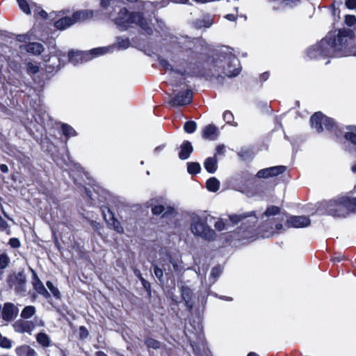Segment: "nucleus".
Returning a JSON list of instances; mask_svg holds the SVG:
<instances>
[{
	"mask_svg": "<svg viewBox=\"0 0 356 356\" xmlns=\"http://www.w3.org/2000/svg\"><path fill=\"white\" fill-rule=\"evenodd\" d=\"M222 273V268L220 266H215L212 268L211 272V277H213L214 280L218 278Z\"/></svg>",
	"mask_w": 356,
	"mask_h": 356,
	"instance_id": "43",
	"label": "nucleus"
},
{
	"mask_svg": "<svg viewBox=\"0 0 356 356\" xmlns=\"http://www.w3.org/2000/svg\"><path fill=\"white\" fill-rule=\"evenodd\" d=\"M207 218L197 214L191 216V230L196 236L204 238L207 240L215 238L216 233L207 225Z\"/></svg>",
	"mask_w": 356,
	"mask_h": 356,
	"instance_id": "4",
	"label": "nucleus"
},
{
	"mask_svg": "<svg viewBox=\"0 0 356 356\" xmlns=\"http://www.w3.org/2000/svg\"><path fill=\"white\" fill-rule=\"evenodd\" d=\"M225 18L227 19L229 21H234L236 19V17L232 14H228L225 16Z\"/></svg>",
	"mask_w": 356,
	"mask_h": 356,
	"instance_id": "58",
	"label": "nucleus"
},
{
	"mask_svg": "<svg viewBox=\"0 0 356 356\" xmlns=\"http://www.w3.org/2000/svg\"><path fill=\"white\" fill-rule=\"evenodd\" d=\"M135 274L140 278V280L142 281V282H145V280L143 278V277L141 276V274L139 272V270H136L135 271Z\"/></svg>",
	"mask_w": 356,
	"mask_h": 356,
	"instance_id": "61",
	"label": "nucleus"
},
{
	"mask_svg": "<svg viewBox=\"0 0 356 356\" xmlns=\"http://www.w3.org/2000/svg\"><path fill=\"white\" fill-rule=\"evenodd\" d=\"M0 346L3 348H9L11 347L12 344H11V341L9 339H8L6 337H1V340H0Z\"/></svg>",
	"mask_w": 356,
	"mask_h": 356,
	"instance_id": "45",
	"label": "nucleus"
},
{
	"mask_svg": "<svg viewBox=\"0 0 356 356\" xmlns=\"http://www.w3.org/2000/svg\"><path fill=\"white\" fill-rule=\"evenodd\" d=\"M310 220L306 216H291L287 220L289 227L302 228L308 226Z\"/></svg>",
	"mask_w": 356,
	"mask_h": 356,
	"instance_id": "13",
	"label": "nucleus"
},
{
	"mask_svg": "<svg viewBox=\"0 0 356 356\" xmlns=\"http://www.w3.org/2000/svg\"><path fill=\"white\" fill-rule=\"evenodd\" d=\"M269 76V74L268 72H264L261 75V79L263 80V81H266L268 79Z\"/></svg>",
	"mask_w": 356,
	"mask_h": 356,
	"instance_id": "59",
	"label": "nucleus"
},
{
	"mask_svg": "<svg viewBox=\"0 0 356 356\" xmlns=\"http://www.w3.org/2000/svg\"><path fill=\"white\" fill-rule=\"evenodd\" d=\"M193 150V148L191 143L189 141H185L180 147L179 157L182 160H185L189 157Z\"/></svg>",
	"mask_w": 356,
	"mask_h": 356,
	"instance_id": "19",
	"label": "nucleus"
},
{
	"mask_svg": "<svg viewBox=\"0 0 356 356\" xmlns=\"http://www.w3.org/2000/svg\"><path fill=\"white\" fill-rule=\"evenodd\" d=\"M36 312V309L33 305L26 306L21 312L20 316L22 319L26 320L33 317Z\"/></svg>",
	"mask_w": 356,
	"mask_h": 356,
	"instance_id": "25",
	"label": "nucleus"
},
{
	"mask_svg": "<svg viewBox=\"0 0 356 356\" xmlns=\"http://www.w3.org/2000/svg\"><path fill=\"white\" fill-rule=\"evenodd\" d=\"M168 252V250L164 249V250H162L160 252V265L162 267V268H163V270L165 271L166 270H170V264L169 262V260L167 259L166 257V255H165V252Z\"/></svg>",
	"mask_w": 356,
	"mask_h": 356,
	"instance_id": "26",
	"label": "nucleus"
},
{
	"mask_svg": "<svg viewBox=\"0 0 356 356\" xmlns=\"http://www.w3.org/2000/svg\"><path fill=\"white\" fill-rule=\"evenodd\" d=\"M248 217H253L254 221L257 219L254 211L238 215H232L229 216V219L234 224H236L238 222L243 221Z\"/></svg>",
	"mask_w": 356,
	"mask_h": 356,
	"instance_id": "24",
	"label": "nucleus"
},
{
	"mask_svg": "<svg viewBox=\"0 0 356 356\" xmlns=\"http://www.w3.org/2000/svg\"><path fill=\"white\" fill-rule=\"evenodd\" d=\"M61 129L63 134L67 137L74 136L76 135V131L68 124H63Z\"/></svg>",
	"mask_w": 356,
	"mask_h": 356,
	"instance_id": "30",
	"label": "nucleus"
},
{
	"mask_svg": "<svg viewBox=\"0 0 356 356\" xmlns=\"http://www.w3.org/2000/svg\"><path fill=\"white\" fill-rule=\"evenodd\" d=\"M145 343L148 348H151L153 349H158L161 346L160 342L152 338H147L145 340Z\"/></svg>",
	"mask_w": 356,
	"mask_h": 356,
	"instance_id": "34",
	"label": "nucleus"
},
{
	"mask_svg": "<svg viewBox=\"0 0 356 356\" xmlns=\"http://www.w3.org/2000/svg\"><path fill=\"white\" fill-rule=\"evenodd\" d=\"M170 2H172L171 0H162L160 3V7L167 6Z\"/></svg>",
	"mask_w": 356,
	"mask_h": 356,
	"instance_id": "57",
	"label": "nucleus"
},
{
	"mask_svg": "<svg viewBox=\"0 0 356 356\" xmlns=\"http://www.w3.org/2000/svg\"><path fill=\"white\" fill-rule=\"evenodd\" d=\"M223 118L227 123H231L234 120V115L232 112L227 111L223 114Z\"/></svg>",
	"mask_w": 356,
	"mask_h": 356,
	"instance_id": "46",
	"label": "nucleus"
},
{
	"mask_svg": "<svg viewBox=\"0 0 356 356\" xmlns=\"http://www.w3.org/2000/svg\"><path fill=\"white\" fill-rule=\"evenodd\" d=\"M353 33L351 30H339L328 33L319 44L309 49L308 56L311 58L322 57L356 56V47L353 44Z\"/></svg>",
	"mask_w": 356,
	"mask_h": 356,
	"instance_id": "1",
	"label": "nucleus"
},
{
	"mask_svg": "<svg viewBox=\"0 0 356 356\" xmlns=\"http://www.w3.org/2000/svg\"><path fill=\"white\" fill-rule=\"evenodd\" d=\"M215 228L218 231H222L225 228V224L222 219H219L214 224Z\"/></svg>",
	"mask_w": 356,
	"mask_h": 356,
	"instance_id": "47",
	"label": "nucleus"
},
{
	"mask_svg": "<svg viewBox=\"0 0 356 356\" xmlns=\"http://www.w3.org/2000/svg\"><path fill=\"white\" fill-rule=\"evenodd\" d=\"M80 335L82 338L86 337L88 335V330L84 327H80Z\"/></svg>",
	"mask_w": 356,
	"mask_h": 356,
	"instance_id": "53",
	"label": "nucleus"
},
{
	"mask_svg": "<svg viewBox=\"0 0 356 356\" xmlns=\"http://www.w3.org/2000/svg\"><path fill=\"white\" fill-rule=\"evenodd\" d=\"M351 170L354 173H356V163L352 166Z\"/></svg>",
	"mask_w": 356,
	"mask_h": 356,
	"instance_id": "63",
	"label": "nucleus"
},
{
	"mask_svg": "<svg viewBox=\"0 0 356 356\" xmlns=\"http://www.w3.org/2000/svg\"><path fill=\"white\" fill-rule=\"evenodd\" d=\"M8 243L13 248H17L20 246V242L17 238H10Z\"/></svg>",
	"mask_w": 356,
	"mask_h": 356,
	"instance_id": "48",
	"label": "nucleus"
},
{
	"mask_svg": "<svg viewBox=\"0 0 356 356\" xmlns=\"http://www.w3.org/2000/svg\"><path fill=\"white\" fill-rule=\"evenodd\" d=\"M17 40L19 42H26L27 40H31V37L29 34H24L17 35Z\"/></svg>",
	"mask_w": 356,
	"mask_h": 356,
	"instance_id": "50",
	"label": "nucleus"
},
{
	"mask_svg": "<svg viewBox=\"0 0 356 356\" xmlns=\"http://www.w3.org/2000/svg\"><path fill=\"white\" fill-rule=\"evenodd\" d=\"M184 128L186 132L192 134L196 130L197 124L194 121H188L185 123Z\"/></svg>",
	"mask_w": 356,
	"mask_h": 356,
	"instance_id": "35",
	"label": "nucleus"
},
{
	"mask_svg": "<svg viewBox=\"0 0 356 356\" xmlns=\"http://www.w3.org/2000/svg\"><path fill=\"white\" fill-rule=\"evenodd\" d=\"M113 47L95 48L88 52L70 51L69 53V60L74 65L79 62L86 61L96 56L103 55L112 49Z\"/></svg>",
	"mask_w": 356,
	"mask_h": 356,
	"instance_id": "5",
	"label": "nucleus"
},
{
	"mask_svg": "<svg viewBox=\"0 0 356 356\" xmlns=\"http://www.w3.org/2000/svg\"><path fill=\"white\" fill-rule=\"evenodd\" d=\"M163 268L159 267L157 265H154V273L155 276L161 281L163 276Z\"/></svg>",
	"mask_w": 356,
	"mask_h": 356,
	"instance_id": "41",
	"label": "nucleus"
},
{
	"mask_svg": "<svg viewBox=\"0 0 356 356\" xmlns=\"http://www.w3.org/2000/svg\"><path fill=\"white\" fill-rule=\"evenodd\" d=\"M248 356H259L257 354H256L255 353H250Z\"/></svg>",
	"mask_w": 356,
	"mask_h": 356,
	"instance_id": "64",
	"label": "nucleus"
},
{
	"mask_svg": "<svg viewBox=\"0 0 356 356\" xmlns=\"http://www.w3.org/2000/svg\"><path fill=\"white\" fill-rule=\"evenodd\" d=\"M31 10H32L34 13L35 16L37 17V15H38V12H40L41 8L37 6L35 3H31Z\"/></svg>",
	"mask_w": 356,
	"mask_h": 356,
	"instance_id": "51",
	"label": "nucleus"
},
{
	"mask_svg": "<svg viewBox=\"0 0 356 356\" xmlns=\"http://www.w3.org/2000/svg\"><path fill=\"white\" fill-rule=\"evenodd\" d=\"M345 22L348 26H351L356 24V17L355 15H346Z\"/></svg>",
	"mask_w": 356,
	"mask_h": 356,
	"instance_id": "44",
	"label": "nucleus"
},
{
	"mask_svg": "<svg viewBox=\"0 0 356 356\" xmlns=\"http://www.w3.org/2000/svg\"><path fill=\"white\" fill-rule=\"evenodd\" d=\"M159 63H160V65L165 70L170 71V72L172 74H177V72H175L172 70V67L171 65L166 60L161 59V60H160ZM177 74H179V72H177ZM180 74L183 75V73L181 72Z\"/></svg>",
	"mask_w": 356,
	"mask_h": 356,
	"instance_id": "38",
	"label": "nucleus"
},
{
	"mask_svg": "<svg viewBox=\"0 0 356 356\" xmlns=\"http://www.w3.org/2000/svg\"><path fill=\"white\" fill-rule=\"evenodd\" d=\"M44 323L42 319L35 317L33 321L19 319L13 324V327L16 332L31 334L36 326H44Z\"/></svg>",
	"mask_w": 356,
	"mask_h": 356,
	"instance_id": "7",
	"label": "nucleus"
},
{
	"mask_svg": "<svg viewBox=\"0 0 356 356\" xmlns=\"http://www.w3.org/2000/svg\"><path fill=\"white\" fill-rule=\"evenodd\" d=\"M282 228L283 226L281 223H277L275 226V228L270 227L268 231H266L265 233L262 234L261 237H269L273 235L275 233H278L280 230L282 229Z\"/></svg>",
	"mask_w": 356,
	"mask_h": 356,
	"instance_id": "29",
	"label": "nucleus"
},
{
	"mask_svg": "<svg viewBox=\"0 0 356 356\" xmlns=\"http://www.w3.org/2000/svg\"><path fill=\"white\" fill-rule=\"evenodd\" d=\"M188 172L190 174H197L201 170L200 165L198 163H188Z\"/></svg>",
	"mask_w": 356,
	"mask_h": 356,
	"instance_id": "33",
	"label": "nucleus"
},
{
	"mask_svg": "<svg viewBox=\"0 0 356 356\" xmlns=\"http://www.w3.org/2000/svg\"><path fill=\"white\" fill-rule=\"evenodd\" d=\"M36 341L43 347H48L50 345L49 337L44 332H40L37 334Z\"/></svg>",
	"mask_w": 356,
	"mask_h": 356,
	"instance_id": "28",
	"label": "nucleus"
},
{
	"mask_svg": "<svg viewBox=\"0 0 356 356\" xmlns=\"http://www.w3.org/2000/svg\"><path fill=\"white\" fill-rule=\"evenodd\" d=\"M0 170H1V171L2 172H3V173H6V172H8V166H7L6 165H5V164H1V165H0Z\"/></svg>",
	"mask_w": 356,
	"mask_h": 356,
	"instance_id": "56",
	"label": "nucleus"
},
{
	"mask_svg": "<svg viewBox=\"0 0 356 356\" xmlns=\"http://www.w3.org/2000/svg\"><path fill=\"white\" fill-rule=\"evenodd\" d=\"M19 8L26 15L31 14V4L27 0H17Z\"/></svg>",
	"mask_w": 356,
	"mask_h": 356,
	"instance_id": "32",
	"label": "nucleus"
},
{
	"mask_svg": "<svg viewBox=\"0 0 356 356\" xmlns=\"http://www.w3.org/2000/svg\"><path fill=\"white\" fill-rule=\"evenodd\" d=\"M286 170L284 165H277L264 168L257 172V176L259 178H268L282 174Z\"/></svg>",
	"mask_w": 356,
	"mask_h": 356,
	"instance_id": "11",
	"label": "nucleus"
},
{
	"mask_svg": "<svg viewBox=\"0 0 356 356\" xmlns=\"http://www.w3.org/2000/svg\"><path fill=\"white\" fill-rule=\"evenodd\" d=\"M151 205L152 206V212L154 215L163 214V217H167L175 213V209L170 207H165L163 204L153 205V203Z\"/></svg>",
	"mask_w": 356,
	"mask_h": 356,
	"instance_id": "16",
	"label": "nucleus"
},
{
	"mask_svg": "<svg viewBox=\"0 0 356 356\" xmlns=\"http://www.w3.org/2000/svg\"><path fill=\"white\" fill-rule=\"evenodd\" d=\"M47 17V13L42 8H40V12H38V15H37V17L40 18H46Z\"/></svg>",
	"mask_w": 356,
	"mask_h": 356,
	"instance_id": "55",
	"label": "nucleus"
},
{
	"mask_svg": "<svg viewBox=\"0 0 356 356\" xmlns=\"http://www.w3.org/2000/svg\"><path fill=\"white\" fill-rule=\"evenodd\" d=\"M206 184L207 189L211 192H216L220 188V181L215 177L209 179Z\"/></svg>",
	"mask_w": 356,
	"mask_h": 356,
	"instance_id": "27",
	"label": "nucleus"
},
{
	"mask_svg": "<svg viewBox=\"0 0 356 356\" xmlns=\"http://www.w3.org/2000/svg\"><path fill=\"white\" fill-rule=\"evenodd\" d=\"M326 209L327 213L331 216L344 217L350 211L356 212V198L340 197L327 202Z\"/></svg>",
	"mask_w": 356,
	"mask_h": 356,
	"instance_id": "3",
	"label": "nucleus"
},
{
	"mask_svg": "<svg viewBox=\"0 0 356 356\" xmlns=\"http://www.w3.org/2000/svg\"><path fill=\"white\" fill-rule=\"evenodd\" d=\"M280 211V209L278 207L276 206H270L268 207L266 209V211L262 214L261 218L269 217L271 216H275L278 214Z\"/></svg>",
	"mask_w": 356,
	"mask_h": 356,
	"instance_id": "31",
	"label": "nucleus"
},
{
	"mask_svg": "<svg viewBox=\"0 0 356 356\" xmlns=\"http://www.w3.org/2000/svg\"><path fill=\"white\" fill-rule=\"evenodd\" d=\"M129 40L127 38L118 40V47L119 49H127L129 47Z\"/></svg>",
	"mask_w": 356,
	"mask_h": 356,
	"instance_id": "42",
	"label": "nucleus"
},
{
	"mask_svg": "<svg viewBox=\"0 0 356 356\" xmlns=\"http://www.w3.org/2000/svg\"><path fill=\"white\" fill-rule=\"evenodd\" d=\"M20 49H24L28 53L32 54L33 55H39L44 50L42 44L38 42H30L26 45L20 46Z\"/></svg>",
	"mask_w": 356,
	"mask_h": 356,
	"instance_id": "18",
	"label": "nucleus"
},
{
	"mask_svg": "<svg viewBox=\"0 0 356 356\" xmlns=\"http://www.w3.org/2000/svg\"><path fill=\"white\" fill-rule=\"evenodd\" d=\"M218 129L213 124H209L205 127L202 131V137L205 139L213 140L218 136Z\"/></svg>",
	"mask_w": 356,
	"mask_h": 356,
	"instance_id": "17",
	"label": "nucleus"
},
{
	"mask_svg": "<svg viewBox=\"0 0 356 356\" xmlns=\"http://www.w3.org/2000/svg\"><path fill=\"white\" fill-rule=\"evenodd\" d=\"M46 285L48 287V289H49V291L51 292V293L56 298H59V296H60V291L58 289V288L56 287L51 281H47L46 282Z\"/></svg>",
	"mask_w": 356,
	"mask_h": 356,
	"instance_id": "39",
	"label": "nucleus"
},
{
	"mask_svg": "<svg viewBox=\"0 0 356 356\" xmlns=\"http://www.w3.org/2000/svg\"><path fill=\"white\" fill-rule=\"evenodd\" d=\"M95 356H108V355L102 351H97L95 353Z\"/></svg>",
	"mask_w": 356,
	"mask_h": 356,
	"instance_id": "62",
	"label": "nucleus"
},
{
	"mask_svg": "<svg viewBox=\"0 0 356 356\" xmlns=\"http://www.w3.org/2000/svg\"><path fill=\"white\" fill-rule=\"evenodd\" d=\"M204 166L208 172L214 173L218 167L217 159L215 156L207 158L204 163Z\"/></svg>",
	"mask_w": 356,
	"mask_h": 356,
	"instance_id": "22",
	"label": "nucleus"
},
{
	"mask_svg": "<svg viewBox=\"0 0 356 356\" xmlns=\"http://www.w3.org/2000/svg\"><path fill=\"white\" fill-rule=\"evenodd\" d=\"M10 262V258L6 253L0 254V269L6 268Z\"/></svg>",
	"mask_w": 356,
	"mask_h": 356,
	"instance_id": "37",
	"label": "nucleus"
},
{
	"mask_svg": "<svg viewBox=\"0 0 356 356\" xmlns=\"http://www.w3.org/2000/svg\"><path fill=\"white\" fill-rule=\"evenodd\" d=\"M165 255H166V257L167 259L169 260V262L173 266V269L175 271H179L180 269H179V261L177 260H174L171 255L170 254L169 252H165Z\"/></svg>",
	"mask_w": 356,
	"mask_h": 356,
	"instance_id": "40",
	"label": "nucleus"
},
{
	"mask_svg": "<svg viewBox=\"0 0 356 356\" xmlns=\"http://www.w3.org/2000/svg\"><path fill=\"white\" fill-rule=\"evenodd\" d=\"M216 150L217 154H223L225 152V146L220 145H218Z\"/></svg>",
	"mask_w": 356,
	"mask_h": 356,
	"instance_id": "54",
	"label": "nucleus"
},
{
	"mask_svg": "<svg viewBox=\"0 0 356 356\" xmlns=\"http://www.w3.org/2000/svg\"><path fill=\"white\" fill-rule=\"evenodd\" d=\"M40 67L38 64L29 62L27 63L26 71L28 74H35L38 72Z\"/></svg>",
	"mask_w": 356,
	"mask_h": 356,
	"instance_id": "36",
	"label": "nucleus"
},
{
	"mask_svg": "<svg viewBox=\"0 0 356 356\" xmlns=\"http://www.w3.org/2000/svg\"><path fill=\"white\" fill-rule=\"evenodd\" d=\"M103 215L105 220L107 222L108 226L113 229L116 232L119 234H122L124 232V229L122 227L120 222L113 216L112 213H110L109 209H108V218H107V215L104 213V211H102Z\"/></svg>",
	"mask_w": 356,
	"mask_h": 356,
	"instance_id": "15",
	"label": "nucleus"
},
{
	"mask_svg": "<svg viewBox=\"0 0 356 356\" xmlns=\"http://www.w3.org/2000/svg\"><path fill=\"white\" fill-rule=\"evenodd\" d=\"M224 61L227 63V67L223 66V67L225 68V73L227 76H235L239 74V61L235 56L232 55L226 56L224 58Z\"/></svg>",
	"mask_w": 356,
	"mask_h": 356,
	"instance_id": "9",
	"label": "nucleus"
},
{
	"mask_svg": "<svg viewBox=\"0 0 356 356\" xmlns=\"http://www.w3.org/2000/svg\"><path fill=\"white\" fill-rule=\"evenodd\" d=\"M8 286L13 289L17 294L25 296L26 291V277L24 271L13 273L7 277Z\"/></svg>",
	"mask_w": 356,
	"mask_h": 356,
	"instance_id": "6",
	"label": "nucleus"
},
{
	"mask_svg": "<svg viewBox=\"0 0 356 356\" xmlns=\"http://www.w3.org/2000/svg\"><path fill=\"white\" fill-rule=\"evenodd\" d=\"M30 270L32 273L33 275V281L32 284L34 290L37 291L39 294L42 295L44 298H47L50 296L49 293L44 287L43 283L41 282L40 278L38 277L35 271L30 268Z\"/></svg>",
	"mask_w": 356,
	"mask_h": 356,
	"instance_id": "12",
	"label": "nucleus"
},
{
	"mask_svg": "<svg viewBox=\"0 0 356 356\" xmlns=\"http://www.w3.org/2000/svg\"><path fill=\"white\" fill-rule=\"evenodd\" d=\"M92 16V12H89L87 10H79L74 13L72 14V19L74 22V24L76 22H82L89 17H91Z\"/></svg>",
	"mask_w": 356,
	"mask_h": 356,
	"instance_id": "21",
	"label": "nucleus"
},
{
	"mask_svg": "<svg viewBox=\"0 0 356 356\" xmlns=\"http://www.w3.org/2000/svg\"><path fill=\"white\" fill-rule=\"evenodd\" d=\"M192 92L191 90H186L177 94L172 100L173 105L184 106L188 104L192 101Z\"/></svg>",
	"mask_w": 356,
	"mask_h": 356,
	"instance_id": "14",
	"label": "nucleus"
},
{
	"mask_svg": "<svg viewBox=\"0 0 356 356\" xmlns=\"http://www.w3.org/2000/svg\"><path fill=\"white\" fill-rule=\"evenodd\" d=\"M18 308L13 303L7 302L3 305L1 317L4 321H11L18 315Z\"/></svg>",
	"mask_w": 356,
	"mask_h": 356,
	"instance_id": "10",
	"label": "nucleus"
},
{
	"mask_svg": "<svg viewBox=\"0 0 356 356\" xmlns=\"http://www.w3.org/2000/svg\"><path fill=\"white\" fill-rule=\"evenodd\" d=\"M72 24H74L72 17L68 16L63 17L55 22V26L60 30L65 29Z\"/></svg>",
	"mask_w": 356,
	"mask_h": 356,
	"instance_id": "23",
	"label": "nucleus"
},
{
	"mask_svg": "<svg viewBox=\"0 0 356 356\" xmlns=\"http://www.w3.org/2000/svg\"><path fill=\"white\" fill-rule=\"evenodd\" d=\"M346 6L349 9H354L356 8V0H346Z\"/></svg>",
	"mask_w": 356,
	"mask_h": 356,
	"instance_id": "49",
	"label": "nucleus"
},
{
	"mask_svg": "<svg viewBox=\"0 0 356 356\" xmlns=\"http://www.w3.org/2000/svg\"><path fill=\"white\" fill-rule=\"evenodd\" d=\"M312 127L317 132H321L323 130V126L327 130H332L334 127V122L332 119L324 116L321 112L315 113L310 119Z\"/></svg>",
	"mask_w": 356,
	"mask_h": 356,
	"instance_id": "8",
	"label": "nucleus"
},
{
	"mask_svg": "<svg viewBox=\"0 0 356 356\" xmlns=\"http://www.w3.org/2000/svg\"><path fill=\"white\" fill-rule=\"evenodd\" d=\"M118 0H101V8L104 13L112 19L122 31L127 30L133 24L138 25L147 33L151 28L140 13H129L126 8H120Z\"/></svg>",
	"mask_w": 356,
	"mask_h": 356,
	"instance_id": "2",
	"label": "nucleus"
},
{
	"mask_svg": "<svg viewBox=\"0 0 356 356\" xmlns=\"http://www.w3.org/2000/svg\"><path fill=\"white\" fill-rule=\"evenodd\" d=\"M172 2L177 3H187L188 0H171Z\"/></svg>",
	"mask_w": 356,
	"mask_h": 356,
	"instance_id": "60",
	"label": "nucleus"
},
{
	"mask_svg": "<svg viewBox=\"0 0 356 356\" xmlns=\"http://www.w3.org/2000/svg\"><path fill=\"white\" fill-rule=\"evenodd\" d=\"M7 228H8V224H7L6 221L1 216H0V229L1 230H5Z\"/></svg>",
	"mask_w": 356,
	"mask_h": 356,
	"instance_id": "52",
	"label": "nucleus"
},
{
	"mask_svg": "<svg viewBox=\"0 0 356 356\" xmlns=\"http://www.w3.org/2000/svg\"><path fill=\"white\" fill-rule=\"evenodd\" d=\"M17 356H36V352L28 345H22L15 349Z\"/></svg>",
	"mask_w": 356,
	"mask_h": 356,
	"instance_id": "20",
	"label": "nucleus"
}]
</instances>
